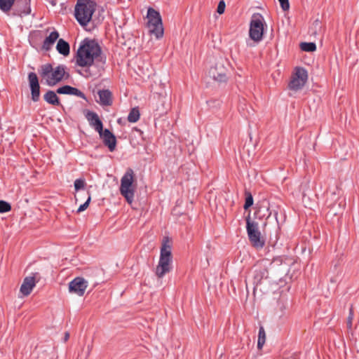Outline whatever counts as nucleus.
Segmentation results:
<instances>
[{
	"label": "nucleus",
	"mask_w": 359,
	"mask_h": 359,
	"mask_svg": "<svg viewBox=\"0 0 359 359\" xmlns=\"http://www.w3.org/2000/svg\"><path fill=\"white\" fill-rule=\"evenodd\" d=\"M331 196H332V198H331V201H335V199L337 198V196L335 194V193H332L331 194Z\"/></svg>",
	"instance_id": "nucleus-38"
},
{
	"label": "nucleus",
	"mask_w": 359,
	"mask_h": 359,
	"mask_svg": "<svg viewBox=\"0 0 359 359\" xmlns=\"http://www.w3.org/2000/svg\"><path fill=\"white\" fill-rule=\"evenodd\" d=\"M88 287V283L82 277H76L69 283V291L81 297Z\"/></svg>",
	"instance_id": "nucleus-13"
},
{
	"label": "nucleus",
	"mask_w": 359,
	"mask_h": 359,
	"mask_svg": "<svg viewBox=\"0 0 359 359\" xmlns=\"http://www.w3.org/2000/svg\"><path fill=\"white\" fill-rule=\"evenodd\" d=\"M59 38V33L57 31H53L48 36H47L43 43L42 45V49L45 50L46 51L51 49L53 44L55 43V41Z\"/></svg>",
	"instance_id": "nucleus-21"
},
{
	"label": "nucleus",
	"mask_w": 359,
	"mask_h": 359,
	"mask_svg": "<svg viewBox=\"0 0 359 359\" xmlns=\"http://www.w3.org/2000/svg\"><path fill=\"white\" fill-rule=\"evenodd\" d=\"M90 200H91V197H90V196H89L88 199L86 200V201L83 204H82L79 206V208L77 210V212H81L84 211L88 207Z\"/></svg>",
	"instance_id": "nucleus-32"
},
{
	"label": "nucleus",
	"mask_w": 359,
	"mask_h": 359,
	"mask_svg": "<svg viewBox=\"0 0 359 359\" xmlns=\"http://www.w3.org/2000/svg\"><path fill=\"white\" fill-rule=\"evenodd\" d=\"M266 264V260H262L254 265L252 271L254 293L257 290L263 293L267 292L272 283V280L269 276Z\"/></svg>",
	"instance_id": "nucleus-2"
},
{
	"label": "nucleus",
	"mask_w": 359,
	"mask_h": 359,
	"mask_svg": "<svg viewBox=\"0 0 359 359\" xmlns=\"http://www.w3.org/2000/svg\"><path fill=\"white\" fill-rule=\"evenodd\" d=\"M39 74L46 79V82L49 86H53L63 79H67L69 77V74L66 72V67L62 65L57 66L55 69L49 63L43 65L39 69Z\"/></svg>",
	"instance_id": "nucleus-3"
},
{
	"label": "nucleus",
	"mask_w": 359,
	"mask_h": 359,
	"mask_svg": "<svg viewBox=\"0 0 359 359\" xmlns=\"http://www.w3.org/2000/svg\"><path fill=\"white\" fill-rule=\"evenodd\" d=\"M31 0H15L14 4L13 15L22 16L31 13Z\"/></svg>",
	"instance_id": "nucleus-16"
},
{
	"label": "nucleus",
	"mask_w": 359,
	"mask_h": 359,
	"mask_svg": "<svg viewBox=\"0 0 359 359\" xmlns=\"http://www.w3.org/2000/svg\"><path fill=\"white\" fill-rule=\"evenodd\" d=\"M36 285L35 276H27L25 278L22 284L20 286V292L25 295H29L32 291L33 287Z\"/></svg>",
	"instance_id": "nucleus-19"
},
{
	"label": "nucleus",
	"mask_w": 359,
	"mask_h": 359,
	"mask_svg": "<svg viewBox=\"0 0 359 359\" xmlns=\"http://www.w3.org/2000/svg\"><path fill=\"white\" fill-rule=\"evenodd\" d=\"M266 341V333L263 326H260L258 334L257 348L261 349Z\"/></svg>",
	"instance_id": "nucleus-26"
},
{
	"label": "nucleus",
	"mask_w": 359,
	"mask_h": 359,
	"mask_svg": "<svg viewBox=\"0 0 359 359\" xmlns=\"http://www.w3.org/2000/svg\"><path fill=\"white\" fill-rule=\"evenodd\" d=\"M147 26L151 34L156 36V39H161L163 36L164 29L162 23V19L159 12L153 8H149L147 11Z\"/></svg>",
	"instance_id": "nucleus-6"
},
{
	"label": "nucleus",
	"mask_w": 359,
	"mask_h": 359,
	"mask_svg": "<svg viewBox=\"0 0 359 359\" xmlns=\"http://www.w3.org/2000/svg\"><path fill=\"white\" fill-rule=\"evenodd\" d=\"M280 7L283 11H287L290 8V4L288 0H278Z\"/></svg>",
	"instance_id": "nucleus-34"
},
{
	"label": "nucleus",
	"mask_w": 359,
	"mask_h": 359,
	"mask_svg": "<svg viewBox=\"0 0 359 359\" xmlns=\"http://www.w3.org/2000/svg\"><path fill=\"white\" fill-rule=\"evenodd\" d=\"M317 28H320V22L318 20H316L313 23V27L310 29L311 31L314 29V31L312 32V34H317Z\"/></svg>",
	"instance_id": "nucleus-35"
},
{
	"label": "nucleus",
	"mask_w": 359,
	"mask_h": 359,
	"mask_svg": "<svg viewBox=\"0 0 359 359\" xmlns=\"http://www.w3.org/2000/svg\"><path fill=\"white\" fill-rule=\"evenodd\" d=\"M353 318V307L351 306L349 309V315L348 316L347 322H346L347 327L348 329H351L352 327Z\"/></svg>",
	"instance_id": "nucleus-31"
},
{
	"label": "nucleus",
	"mask_w": 359,
	"mask_h": 359,
	"mask_svg": "<svg viewBox=\"0 0 359 359\" xmlns=\"http://www.w3.org/2000/svg\"><path fill=\"white\" fill-rule=\"evenodd\" d=\"M308 80V72L301 67H297L294 72L291 76V80L288 84V88L294 91L301 90L306 83Z\"/></svg>",
	"instance_id": "nucleus-10"
},
{
	"label": "nucleus",
	"mask_w": 359,
	"mask_h": 359,
	"mask_svg": "<svg viewBox=\"0 0 359 359\" xmlns=\"http://www.w3.org/2000/svg\"><path fill=\"white\" fill-rule=\"evenodd\" d=\"M90 126L93 127L97 133L102 131L103 123L97 113L88 110L85 114Z\"/></svg>",
	"instance_id": "nucleus-17"
},
{
	"label": "nucleus",
	"mask_w": 359,
	"mask_h": 359,
	"mask_svg": "<svg viewBox=\"0 0 359 359\" xmlns=\"http://www.w3.org/2000/svg\"><path fill=\"white\" fill-rule=\"evenodd\" d=\"M263 17L260 14H255L250 23L249 36L254 41L259 42L263 38Z\"/></svg>",
	"instance_id": "nucleus-9"
},
{
	"label": "nucleus",
	"mask_w": 359,
	"mask_h": 359,
	"mask_svg": "<svg viewBox=\"0 0 359 359\" xmlns=\"http://www.w3.org/2000/svg\"><path fill=\"white\" fill-rule=\"evenodd\" d=\"M172 255L171 246L168 244V239L163 241L161 248L160 258L156 266L155 274L158 278H162L166 273L172 270Z\"/></svg>",
	"instance_id": "nucleus-4"
},
{
	"label": "nucleus",
	"mask_w": 359,
	"mask_h": 359,
	"mask_svg": "<svg viewBox=\"0 0 359 359\" xmlns=\"http://www.w3.org/2000/svg\"><path fill=\"white\" fill-rule=\"evenodd\" d=\"M134 180L133 171L129 168L121 180L120 192L128 203H132L134 199L135 189L133 187Z\"/></svg>",
	"instance_id": "nucleus-8"
},
{
	"label": "nucleus",
	"mask_w": 359,
	"mask_h": 359,
	"mask_svg": "<svg viewBox=\"0 0 359 359\" xmlns=\"http://www.w3.org/2000/svg\"><path fill=\"white\" fill-rule=\"evenodd\" d=\"M225 7H226V5H225L224 1L223 0L220 1L217 6V12L219 14H223L225 11Z\"/></svg>",
	"instance_id": "nucleus-33"
},
{
	"label": "nucleus",
	"mask_w": 359,
	"mask_h": 359,
	"mask_svg": "<svg viewBox=\"0 0 359 359\" xmlns=\"http://www.w3.org/2000/svg\"><path fill=\"white\" fill-rule=\"evenodd\" d=\"M98 133L102 140L103 144L108 147L110 151H114L117 143L116 136L107 128Z\"/></svg>",
	"instance_id": "nucleus-15"
},
{
	"label": "nucleus",
	"mask_w": 359,
	"mask_h": 359,
	"mask_svg": "<svg viewBox=\"0 0 359 359\" xmlns=\"http://www.w3.org/2000/svg\"><path fill=\"white\" fill-rule=\"evenodd\" d=\"M56 93V92L49 90L43 95V99L46 102H48L50 104L62 107L61 102H60L59 97H57Z\"/></svg>",
	"instance_id": "nucleus-22"
},
{
	"label": "nucleus",
	"mask_w": 359,
	"mask_h": 359,
	"mask_svg": "<svg viewBox=\"0 0 359 359\" xmlns=\"http://www.w3.org/2000/svg\"><path fill=\"white\" fill-rule=\"evenodd\" d=\"M56 49L60 54L64 56H67L70 52L69 44L62 39L58 40Z\"/></svg>",
	"instance_id": "nucleus-23"
},
{
	"label": "nucleus",
	"mask_w": 359,
	"mask_h": 359,
	"mask_svg": "<svg viewBox=\"0 0 359 359\" xmlns=\"http://www.w3.org/2000/svg\"><path fill=\"white\" fill-rule=\"evenodd\" d=\"M56 93L58 94L64 95H74L78 96L85 100H87V97L85 94L76 88L72 87L69 85H65L58 88L56 90Z\"/></svg>",
	"instance_id": "nucleus-18"
},
{
	"label": "nucleus",
	"mask_w": 359,
	"mask_h": 359,
	"mask_svg": "<svg viewBox=\"0 0 359 359\" xmlns=\"http://www.w3.org/2000/svg\"><path fill=\"white\" fill-rule=\"evenodd\" d=\"M245 201L243 205V208L247 210L253 205V197L252 194L250 191L245 192Z\"/></svg>",
	"instance_id": "nucleus-28"
},
{
	"label": "nucleus",
	"mask_w": 359,
	"mask_h": 359,
	"mask_svg": "<svg viewBox=\"0 0 359 359\" xmlns=\"http://www.w3.org/2000/svg\"><path fill=\"white\" fill-rule=\"evenodd\" d=\"M101 54L102 49L95 40L86 38L81 41L74 59L77 66L86 68L83 76H92L90 67L94 65L95 61L105 63V57L101 56Z\"/></svg>",
	"instance_id": "nucleus-1"
},
{
	"label": "nucleus",
	"mask_w": 359,
	"mask_h": 359,
	"mask_svg": "<svg viewBox=\"0 0 359 359\" xmlns=\"http://www.w3.org/2000/svg\"><path fill=\"white\" fill-rule=\"evenodd\" d=\"M246 230L252 245L257 249H262L265 245V241L261 236L258 223L250 219V214L246 218Z\"/></svg>",
	"instance_id": "nucleus-7"
},
{
	"label": "nucleus",
	"mask_w": 359,
	"mask_h": 359,
	"mask_svg": "<svg viewBox=\"0 0 359 359\" xmlns=\"http://www.w3.org/2000/svg\"><path fill=\"white\" fill-rule=\"evenodd\" d=\"M11 210V205L5 201H0V213L8 212Z\"/></svg>",
	"instance_id": "nucleus-29"
},
{
	"label": "nucleus",
	"mask_w": 359,
	"mask_h": 359,
	"mask_svg": "<svg viewBox=\"0 0 359 359\" xmlns=\"http://www.w3.org/2000/svg\"><path fill=\"white\" fill-rule=\"evenodd\" d=\"M300 48L306 52H313L316 50V45L313 42H302L300 43Z\"/></svg>",
	"instance_id": "nucleus-27"
},
{
	"label": "nucleus",
	"mask_w": 359,
	"mask_h": 359,
	"mask_svg": "<svg viewBox=\"0 0 359 359\" xmlns=\"http://www.w3.org/2000/svg\"><path fill=\"white\" fill-rule=\"evenodd\" d=\"M50 3H51V4H52L53 6H55V5H56V0H52V1H50Z\"/></svg>",
	"instance_id": "nucleus-39"
},
{
	"label": "nucleus",
	"mask_w": 359,
	"mask_h": 359,
	"mask_svg": "<svg viewBox=\"0 0 359 359\" xmlns=\"http://www.w3.org/2000/svg\"><path fill=\"white\" fill-rule=\"evenodd\" d=\"M100 104L102 106H111L113 103L112 93L108 89L99 90L97 92Z\"/></svg>",
	"instance_id": "nucleus-20"
},
{
	"label": "nucleus",
	"mask_w": 359,
	"mask_h": 359,
	"mask_svg": "<svg viewBox=\"0 0 359 359\" xmlns=\"http://www.w3.org/2000/svg\"><path fill=\"white\" fill-rule=\"evenodd\" d=\"M151 107L154 111V116L158 118L165 114L168 111L165 97L159 95H154L150 101Z\"/></svg>",
	"instance_id": "nucleus-11"
},
{
	"label": "nucleus",
	"mask_w": 359,
	"mask_h": 359,
	"mask_svg": "<svg viewBox=\"0 0 359 359\" xmlns=\"http://www.w3.org/2000/svg\"><path fill=\"white\" fill-rule=\"evenodd\" d=\"M227 69L225 67L223 62H217L209 70V76L214 81L218 83H226L228 77L226 76Z\"/></svg>",
	"instance_id": "nucleus-12"
},
{
	"label": "nucleus",
	"mask_w": 359,
	"mask_h": 359,
	"mask_svg": "<svg viewBox=\"0 0 359 359\" xmlns=\"http://www.w3.org/2000/svg\"><path fill=\"white\" fill-rule=\"evenodd\" d=\"M69 338V334L68 332H66L65 334L64 340L65 341H67Z\"/></svg>",
	"instance_id": "nucleus-37"
},
{
	"label": "nucleus",
	"mask_w": 359,
	"mask_h": 359,
	"mask_svg": "<svg viewBox=\"0 0 359 359\" xmlns=\"http://www.w3.org/2000/svg\"><path fill=\"white\" fill-rule=\"evenodd\" d=\"M326 204L328 208H332L334 205V203L332 201H330L328 198L326 200Z\"/></svg>",
	"instance_id": "nucleus-36"
},
{
	"label": "nucleus",
	"mask_w": 359,
	"mask_h": 359,
	"mask_svg": "<svg viewBox=\"0 0 359 359\" xmlns=\"http://www.w3.org/2000/svg\"><path fill=\"white\" fill-rule=\"evenodd\" d=\"M140 114L137 107L131 109L128 116V121L130 123H135L140 119Z\"/></svg>",
	"instance_id": "nucleus-25"
},
{
	"label": "nucleus",
	"mask_w": 359,
	"mask_h": 359,
	"mask_svg": "<svg viewBox=\"0 0 359 359\" xmlns=\"http://www.w3.org/2000/svg\"><path fill=\"white\" fill-rule=\"evenodd\" d=\"M28 80L31 89L32 100L34 102H37L40 97V86L36 73L29 72L28 74Z\"/></svg>",
	"instance_id": "nucleus-14"
},
{
	"label": "nucleus",
	"mask_w": 359,
	"mask_h": 359,
	"mask_svg": "<svg viewBox=\"0 0 359 359\" xmlns=\"http://www.w3.org/2000/svg\"><path fill=\"white\" fill-rule=\"evenodd\" d=\"M86 186V182L84 179L79 178L74 181V189L76 191L80 189H84Z\"/></svg>",
	"instance_id": "nucleus-30"
},
{
	"label": "nucleus",
	"mask_w": 359,
	"mask_h": 359,
	"mask_svg": "<svg viewBox=\"0 0 359 359\" xmlns=\"http://www.w3.org/2000/svg\"><path fill=\"white\" fill-rule=\"evenodd\" d=\"M93 0H77L74 9V16L81 26L87 25L92 19L96 9Z\"/></svg>",
	"instance_id": "nucleus-5"
},
{
	"label": "nucleus",
	"mask_w": 359,
	"mask_h": 359,
	"mask_svg": "<svg viewBox=\"0 0 359 359\" xmlns=\"http://www.w3.org/2000/svg\"><path fill=\"white\" fill-rule=\"evenodd\" d=\"M15 0H0V10L4 13H8L14 6Z\"/></svg>",
	"instance_id": "nucleus-24"
}]
</instances>
